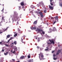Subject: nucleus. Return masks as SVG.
I'll use <instances>...</instances> for the list:
<instances>
[{
  "label": "nucleus",
  "mask_w": 62,
  "mask_h": 62,
  "mask_svg": "<svg viewBox=\"0 0 62 62\" xmlns=\"http://www.w3.org/2000/svg\"><path fill=\"white\" fill-rule=\"evenodd\" d=\"M13 17H14V19L15 21H17L18 19H19V17L17 16V14L16 13H14Z\"/></svg>",
  "instance_id": "1"
},
{
  "label": "nucleus",
  "mask_w": 62,
  "mask_h": 62,
  "mask_svg": "<svg viewBox=\"0 0 62 62\" xmlns=\"http://www.w3.org/2000/svg\"><path fill=\"white\" fill-rule=\"evenodd\" d=\"M49 41L51 42L50 43L49 42L47 43L49 45H51L52 44V43L53 44H54V39H51V40L49 39Z\"/></svg>",
  "instance_id": "2"
},
{
  "label": "nucleus",
  "mask_w": 62,
  "mask_h": 62,
  "mask_svg": "<svg viewBox=\"0 0 62 62\" xmlns=\"http://www.w3.org/2000/svg\"><path fill=\"white\" fill-rule=\"evenodd\" d=\"M36 31L37 32H42L43 33V34H45V32L43 31V30H42L40 29H39V28H37V29L36 30Z\"/></svg>",
  "instance_id": "3"
},
{
  "label": "nucleus",
  "mask_w": 62,
  "mask_h": 62,
  "mask_svg": "<svg viewBox=\"0 0 62 62\" xmlns=\"http://www.w3.org/2000/svg\"><path fill=\"white\" fill-rule=\"evenodd\" d=\"M39 57L40 60H41V58L43 59H43L44 56H43V54L40 53V54H39Z\"/></svg>",
  "instance_id": "4"
},
{
  "label": "nucleus",
  "mask_w": 62,
  "mask_h": 62,
  "mask_svg": "<svg viewBox=\"0 0 62 62\" xmlns=\"http://www.w3.org/2000/svg\"><path fill=\"white\" fill-rule=\"evenodd\" d=\"M8 28H9V27H7L6 29L2 28V31L3 32H4L6 31H7L8 30Z\"/></svg>",
  "instance_id": "5"
},
{
  "label": "nucleus",
  "mask_w": 62,
  "mask_h": 62,
  "mask_svg": "<svg viewBox=\"0 0 62 62\" xmlns=\"http://www.w3.org/2000/svg\"><path fill=\"white\" fill-rule=\"evenodd\" d=\"M39 15L41 16V17H43V14L42 13V12H39Z\"/></svg>",
  "instance_id": "6"
},
{
  "label": "nucleus",
  "mask_w": 62,
  "mask_h": 62,
  "mask_svg": "<svg viewBox=\"0 0 62 62\" xmlns=\"http://www.w3.org/2000/svg\"><path fill=\"white\" fill-rule=\"evenodd\" d=\"M42 4V5H43V3H42V2H40L39 3V4H38L37 5L38 7H39V6H41L40 5H41V4Z\"/></svg>",
  "instance_id": "7"
},
{
  "label": "nucleus",
  "mask_w": 62,
  "mask_h": 62,
  "mask_svg": "<svg viewBox=\"0 0 62 62\" xmlns=\"http://www.w3.org/2000/svg\"><path fill=\"white\" fill-rule=\"evenodd\" d=\"M53 32H54L55 31H56V28L55 27H53Z\"/></svg>",
  "instance_id": "8"
},
{
  "label": "nucleus",
  "mask_w": 62,
  "mask_h": 62,
  "mask_svg": "<svg viewBox=\"0 0 62 62\" xmlns=\"http://www.w3.org/2000/svg\"><path fill=\"white\" fill-rule=\"evenodd\" d=\"M20 59H24V58H25V56H21L20 58Z\"/></svg>",
  "instance_id": "9"
},
{
  "label": "nucleus",
  "mask_w": 62,
  "mask_h": 62,
  "mask_svg": "<svg viewBox=\"0 0 62 62\" xmlns=\"http://www.w3.org/2000/svg\"><path fill=\"white\" fill-rule=\"evenodd\" d=\"M49 8H50L51 9V10H53V7H52L49 5Z\"/></svg>",
  "instance_id": "10"
},
{
  "label": "nucleus",
  "mask_w": 62,
  "mask_h": 62,
  "mask_svg": "<svg viewBox=\"0 0 62 62\" xmlns=\"http://www.w3.org/2000/svg\"><path fill=\"white\" fill-rule=\"evenodd\" d=\"M52 31H53V30L51 29H50L49 30V31H48V32L49 33H51V32Z\"/></svg>",
  "instance_id": "11"
},
{
  "label": "nucleus",
  "mask_w": 62,
  "mask_h": 62,
  "mask_svg": "<svg viewBox=\"0 0 62 62\" xmlns=\"http://www.w3.org/2000/svg\"><path fill=\"white\" fill-rule=\"evenodd\" d=\"M14 51H15L16 52H17V48L16 47H15V48H14Z\"/></svg>",
  "instance_id": "12"
},
{
  "label": "nucleus",
  "mask_w": 62,
  "mask_h": 62,
  "mask_svg": "<svg viewBox=\"0 0 62 62\" xmlns=\"http://www.w3.org/2000/svg\"><path fill=\"white\" fill-rule=\"evenodd\" d=\"M31 29H34L35 30L36 29V28L34 27H31Z\"/></svg>",
  "instance_id": "13"
},
{
  "label": "nucleus",
  "mask_w": 62,
  "mask_h": 62,
  "mask_svg": "<svg viewBox=\"0 0 62 62\" xmlns=\"http://www.w3.org/2000/svg\"><path fill=\"white\" fill-rule=\"evenodd\" d=\"M5 17L2 16V21H5Z\"/></svg>",
  "instance_id": "14"
},
{
  "label": "nucleus",
  "mask_w": 62,
  "mask_h": 62,
  "mask_svg": "<svg viewBox=\"0 0 62 62\" xmlns=\"http://www.w3.org/2000/svg\"><path fill=\"white\" fill-rule=\"evenodd\" d=\"M45 37H46V38H50V36H48L46 34L45 35Z\"/></svg>",
  "instance_id": "15"
},
{
  "label": "nucleus",
  "mask_w": 62,
  "mask_h": 62,
  "mask_svg": "<svg viewBox=\"0 0 62 62\" xmlns=\"http://www.w3.org/2000/svg\"><path fill=\"white\" fill-rule=\"evenodd\" d=\"M55 20H57V21L58 20V16H56L55 17Z\"/></svg>",
  "instance_id": "16"
},
{
  "label": "nucleus",
  "mask_w": 62,
  "mask_h": 62,
  "mask_svg": "<svg viewBox=\"0 0 62 62\" xmlns=\"http://www.w3.org/2000/svg\"><path fill=\"white\" fill-rule=\"evenodd\" d=\"M10 37V35H8L7 36V38H6V39H8V38H9Z\"/></svg>",
  "instance_id": "17"
},
{
  "label": "nucleus",
  "mask_w": 62,
  "mask_h": 62,
  "mask_svg": "<svg viewBox=\"0 0 62 62\" xmlns=\"http://www.w3.org/2000/svg\"><path fill=\"white\" fill-rule=\"evenodd\" d=\"M21 5L22 6H23V5H24V3H23V2H22L21 3Z\"/></svg>",
  "instance_id": "18"
},
{
  "label": "nucleus",
  "mask_w": 62,
  "mask_h": 62,
  "mask_svg": "<svg viewBox=\"0 0 62 62\" xmlns=\"http://www.w3.org/2000/svg\"><path fill=\"white\" fill-rule=\"evenodd\" d=\"M30 54H29V55L28 56V58H30Z\"/></svg>",
  "instance_id": "19"
},
{
  "label": "nucleus",
  "mask_w": 62,
  "mask_h": 62,
  "mask_svg": "<svg viewBox=\"0 0 62 62\" xmlns=\"http://www.w3.org/2000/svg\"><path fill=\"white\" fill-rule=\"evenodd\" d=\"M17 30L18 31L19 33H21V31H20V29H19L18 28L17 29Z\"/></svg>",
  "instance_id": "20"
},
{
  "label": "nucleus",
  "mask_w": 62,
  "mask_h": 62,
  "mask_svg": "<svg viewBox=\"0 0 62 62\" xmlns=\"http://www.w3.org/2000/svg\"><path fill=\"white\" fill-rule=\"evenodd\" d=\"M37 21H35L34 22V23H33V24H37Z\"/></svg>",
  "instance_id": "21"
},
{
  "label": "nucleus",
  "mask_w": 62,
  "mask_h": 62,
  "mask_svg": "<svg viewBox=\"0 0 62 62\" xmlns=\"http://www.w3.org/2000/svg\"><path fill=\"white\" fill-rule=\"evenodd\" d=\"M5 46H6L7 47H9V45L5 44Z\"/></svg>",
  "instance_id": "22"
},
{
  "label": "nucleus",
  "mask_w": 62,
  "mask_h": 62,
  "mask_svg": "<svg viewBox=\"0 0 62 62\" xmlns=\"http://www.w3.org/2000/svg\"><path fill=\"white\" fill-rule=\"evenodd\" d=\"M23 37H22V38H21V39L22 40V43H24V42H23Z\"/></svg>",
  "instance_id": "23"
},
{
  "label": "nucleus",
  "mask_w": 62,
  "mask_h": 62,
  "mask_svg": "<svg viewBox=\"0 0 62 62\" xmlns=\"http://www.w3.org/2000/svg\"><path fill=\"white\" fill-rule=\"evenodd\" d=\"M14 43L15 45H16V44H17V42H16V41H14Z\"/></svg>",
  "instance_id": "24"
},
{
  "label": "nucleus",
  "mask_w": 62,
  "mask_h": 62,
  "mask_svg": "<svg viewBox=\"0 0 62 62\" xmlns=\"http://www.w3.org/2000/svg\"><path fill=\"white\" fill-rule=\"evenodd\" d=\"M2 42L3 43H2V44H5L6 42H5L4 41H2Z\"/></svg>",
  "instance_id": "25"
},
{
  "label": "nucleus",
  "mask_w": 62,
  "mask_h": 62,
  "mask_svg": "<svg viewBox=\"0 0 62 62\" xmlns=\"http://www.w3.org/2000/svg\"><path fill=\"white\" fill-rule=\"evenodd\" d=\"M60 6L61 7H62V3H60Z\"/></svg>",
  "instance_id": "26"
},
{
  "label": "nucleus",
  "mask_w": 62,
  "mask_h": 62,
  "mask_svg": "<svg viewBox=\"0 0 62 62\" xmlns=\"http://www.w3.org/2000/svg\"><path fill=\"white\" fill-rule=\"evenodd\" d=\"M17 36V33L14 36L15 37L16 36Z\"/></svg>",
  "instance_id": "27"
},
{
  "label": "nucleus",
  "mask_w": 62,
  "mask_h": 62,
  "mask_svg": "<svg viewBox=\"0 0 62 62\" xmlns=\"http://www.w3.org/2000/svg\"><path fill=\"white\" fill-rule=\"evenodd\" d=\"M8 52H7L6 53H4V54L5 55H7L8 54Z\"/></svg>",
  "instance_id": "28"
},
{
  "label": "nucleus",
  "mask_w": 62,
  "mask_h": 62,
  "mask_svg": "<svg viewBox=\"0 0 62 62\" xmlns=\"http://www.w3.org/2000/svg\"><path fill=\"white\" fill-rule=\"evenodd\" d=\"M12 60L13 61V62H15V60L14 59H12Z\"/></svg>",
  "instance_id": "29"
},
{
  "label": "nucleus",
  "mask_w": 62,
  "mask_h": 62,
  "mask_svg": "<svg viewBox=\"0 0 62 62\" xmlns=\"http://www.w3.org/2000/svg\"><path fill=\"white\" fill-rule=\"evenodd\" d=\"M39 28H42V26L41 25V26H39Z\"/></svg>",
  "instance_id": "30"
},
{
  "label": "nucleus",
  "mask_w": 62,
  "mask_h": 62,
  "mask_svg": "<svg viewBox=\"0 0 62 62\" xmlns=\"http://www.w3.org/2000/svg\"><path fill=\"white\" fill-rule=\"evenodd\" d=\"M14 39V38H13V37H11L10 38V39L11 40V39Z\"/></svg>",
  "instance_id": "31"
},
{
  "label": "nucleus",
  "mask_w": 62,
  "mask_h": 62,
  "mask_svg": "<svg viewBox=\"0 0 62 62\" xmlns=\"http://www.w3.org/2000/svg\"><path fill=\"white\" fill-rule=\"evenodd\" d=\"M50 4H51V6H53V5H54V4H53V3H51V2H50Z\"/></svg>",
  "instance_id": "32"
},
{
  "label": "nucleus",
  "mask_w": 62,
  "mask_h": 62,
  "mask_svg": "<svg viewBox=\"0 0 62 62\" xmlns=\"http://www.w3.org/2000/svg\"><path fill=\"white\" fill-rule=\"evenodd\" d=\"M44 12H45V13H46L47 11L46 10H45L44 11Z\"/></svg>",
  "instance_id": "33"
},
{
  "label": "nucleus",
  "mask_w": 62,
  "mask_h": 62,
  "mask_svg": "<svg viewBox=\"0 0 62 62\" xmlns=\"http://www.w3.org/2000/svg\"><path fill=\"white\" fill-rule=\"evenodd\" d=\"M28 62H31V60H29L28 61Z\"/></svg>",
  "instance_id": "34"
},
{
  "label": "nucleus",
  "mask_w": 62,
  "mask_h": 62,
  "mask_svg": "<svg viewBox=\"0 0 62 62\" xmlns=\"http://www.w3.org/2000/svg\"><path fill=\"white\" fill-rule=\"evenodd\" d=\"M2 43H3V42H0V44H1V45H2Z\"/></svg>",
  "instance_id": "35"
},
{
  "label": "nucleus",
  "mask_w": 62,
  "mask_h": 62,
  "mask_svg": "<svg viewBox=\"0 0 62 62\" xmlns=\"http://www.w3.org/2000/svg\"><path fill=\"white\" fill-rule=\"evenodd\" d=\"M56 22V21H55L54 22V23H53V24H54Z\"/></svg>",
  "instance_id": "36"
},
{
  "label": "nucleus",
  "mask_w": 62,
  "mask_h": 62,
  "mask_svg": "<svg viewBox=\"0 0 62 62\" xmlns=\"http://www.w3.org/2000/svg\"><path fill=\"white\" fill-rule=\"evenodd\" d=\"M56 59H57V58H54V60H56Z\"/></svg>",
  "instance_id": "37"
},
{
  "label": "nucleus",
  "mask_w": 62,
  "mask_h": 62,
  "mask_svg": "<svg viewBox=\"0 0 62 62\" xmlns=\"http://www.w3.org/2000/svg\"><path fill=\"white\" fill-rule=\"evenodd\" d=\"M10 40H11L10 39L8 41V42Z\"/></svg>",
  "instance_id": "38"
},
{
  "label": "nucleus",
  "mask_w": 62,
  "mask_h": 62,
  "mask_svg": "<svg viewBox=\"0 0 62 62\" xmlns=\"http://www.w3.org/2000/svg\"><path fill=\"white\" fill-rule=\"evenodd\" d=\"M45 51H48V49H45Z\"/></svg>",
  "instance_id": "39"
},
{
  "label": "nucleus",
  "mask_w": 62,
  "mask_h": 62,
  "mask_svg": "<svg viewBox=\"0 0 62 62\" xmlns=\"http://www.w3.org/2000/svg\"><path fill=\"white\" fill-rule=\"evenodd\" d=\"M58 53H60V51L59 50H58Z\"/></svg>",
  "instance_id": "40"
},
{
  "label": "nucleus",
  "mask_w": 62,
  "mask_h": 62,
  "mask_svg": "<svg viewBox=\"0 0 62 62\" xmlns=\"http://www.w3.org/2000/svg\"><path fill=\"white\" fill-rule=\"evenodd\" d=\"M58 54H59V53L58 52H57V53H56V54L57 55Z\"/></svg>",
  "instance_id": "41"
},
{
  "label": "nucleus",
  "mask_w": 62,
  "mask_h": 62,
  "mask_svg": "<svg viewBox=\"0 0 62 62\" xmlns=\"http://www.w3.org/2000/svg\"><path fill=\"white\" fill-rule=\"evenodd\" d=\"M19 10H20V8H21V7L20 6H19Z\"/></svg>",
  "instance_id": "42"
},
{
  "label": "nucleus",
  "mask_w": 62,
  "mask_h": 62,
  "mask_svg": "<svg viewBox=\"0 0 62 62\" xmlns=\"http://www.w3.org/2000/svg\"><path fill=\"white\" fill-rule=\"evenodd\" d=\"M15 52H16V51H13L12 53H15Z\"/></svg>",
  "instance_id": "43"
},
{
  "label": "nucleus",
  "mask_w": 62,
  "mask_h": 62,
  "mask_svg": "<svg viewBox=\"0 0 62 62\" xmlns=\"http://www.w3.org/2000/svg\"><path fill=\"white\" fill-rule=\"evenodd\" d=\"M4 10V8H3L2 9V10H1V11H3Z\"/></svg>",
  "instance_id": "44"
},
{
  "label": "nucleus",
  "mask_w": 62,
  "mask_h": 62,
  "mask_svg": "<svg viewBox=\"0 0 62 62\" xmlns=\"http://www.w3.org/2000/svg\"><path fill=\"white\" fill-rule=\"evenodd\" d=\"M53 1V0H50V1L51 2H52V1Z\"/></svg>",
  "instance_id": "45"
},
{
  "label": "nucleus",
  "mask_w": 62,
  "mask_h": 62,
  "mask_svg": "<svg viewBox=\"0 0 62 62\" xmlns=\"http://www.w3.org/2000/svg\"><path fill=\"white\" fill-rule=\"evenodd\" d=\"M54 53V51H53L52 52V53Z\"/></svg>",
  "instance_id": "46"
},
{
  "label": "nucleus",
  "mask_w": 62,
  "mask_h": 62,
  "mask_svg": "<svg viewBox=\"0 0 62 62\" xmlns=\"http://www.w3.org/2000/svg\"><path fill=\"white\" fill-rule=\"evenodd\" d=\"M46 48L47 49H48V47H46Z\"/></svg>",
  "instance_id": "47"
},
{
  "label": "nucleus",
  "mask_w": 62,
  "mask_h": 62,
  "mask_svg": "<svg viewBox=\"0 0 62 62\" xmlns=\"http://www.w3.org/2000/svg\"><path fill=\"white\" fill-rule=\"evenodd\" d=\"M2 52H4V50H3V49H2Z\"/></svg>",
  "instance_id": "48"
},
{
  "label": "nucleus",
  "mask_w": 62,
  "mask_h": 62,
  "mask_svg": "<svg viewBox=\"0 0 62 62\" xmlns=\"http://www.w3.org/2000/svg\"><path fill=\"white\" fill-rule=\"evenodd\" d=\"M2 33V32H0V34H1V33Z\"/></svg>",
  "instance_id": "49"
},
{
  "label": "nucleus",
  "mask_w": 62,
  "mask_h": 62,
  "mask_svg": "<svg viewBox=\"0 0 62 62\" xmlns=\"http://www.w3.org/2000/svg\"><path fill=\"white\" fill-rule=\"evenodd\" d=\"M37 48L38 49H39V46H37Z\"/></svg>",
  "instance_id": "50"
},
{
  "label": "nucleus",
  "mask_w": 62,
  "mask_h": 62,
  "mask_svg": "<svg viewBox=\"0 0 62 62\" xmlns=\"http://www.w3.org/2000/svg\"><path fill=\"white\" fill-rule=\"evenodd\" d=\"M55 55L54 54L53 55V56H54H54H55Z\"/></svg>",
  "instance_id": "51"
},
{
  "label": "nucleus",
  "mask_w": 62,
  "mask_h": 62,
  "mask_svg": "<svg viewBox=\"0 0 62 62\" xmlns=\"http://www.w3.org/2000/svg\"><path fill=\"white\" fill-rule=\"evenodd\" d=\"M51 18L52 19H54V18H53V17H51Z\"/></svg>",
  "instance_id": "52"
},
{
  "label": "nucleus",
  "mask_w": 62,
  "mask_h": 62,
  "mask_svg": "<svg viewBox=\"0 0 62 62\" xmlns=\"http://www.w3.org/2000/svg\"><path fill=\"white\" fill-rule=\"evenodd\" d=\"M38 11H39L40 10H39V9H38Z\"/></svg>",
  "instance_id": "53"
},
{
  "label": "nucleus",
  "mask_w": 62,
  "mask_h": 62,
  "mask_svg": "<svg viewBox=\"0 0 62 62\" xmlns=\"http://www.w3.org/2000/svg\"><path fill=\"white\" fill-rule=\"evenodd\" d=\"M41 20H42V18H41Z\"/></svg>",
  "instance_id": "54"
},
{
  "label": "nucleus",
  "mask_w": 62,
  "mask_h": 62,
  "mask_svg": "<svg viewBox=\"0 0 62 62\" xmlns=\"http://www.w3.org/2000/svg\"><path fill=\"white\" fill-rule=\"evenodd\" d=\"M17 23L18 24H19V23L18 22H17Z\"/></svg>",
  "instance_id": "55"
},
{
  "label": "nucleus",
  "mask_w": 62,
  "mask_h": 62,
  "mask_svg": "<svg viewBox=\"0 0 62 62\" xmlns=\"http://www.w3.org/2000/svg\"><path fill=\"white\" fill-rule=\"evenodd\" d=\"M38 41H39V39H38Z\"/></svg>",
  "instance_id": "56"
},
{
  "label": "nucleus",
  "mask_w": 62,
  "mask_h": 62,
  "mask_svg": "<svg viewBox=\"0 0 62 62\" xmlns=\"http://www.w3.org/2000/svg\"><path fill=\"white\" fill-rule=\"evenodd\" d=\"M22 16V14L20 15V16Z\"/></svg>",
  "instance_id": "57"
},
{
  "label": "nucleus",
  "mask_w": 62,
  "mask_h": 62,
  "mask_svg": "<svg viewBox=\"0 0 62 62\" xmlns=\"http://www.w3.org/2000/svg\"><path fill=\"white\" fill-rule=\"evenodd\" d=\"M60 46V45H59L58 46L59 47Z\"/></svg>",
  "instance_id": "58"
},
{
  "label": "nucleus",
  "mask_w": 62,
  "mask_h": 62,
  "mask_svg": "<svg viewBox=\"0 0 62 62\" xmlns=\"http://www.w3.org/2000/svg\"><path fill=\"white\" fill-rule=\"evenodd\" d=\"M42 33H41V35H42Z\"/></svg>",
  "instance_id": "59"
},
{
  "label": "nucleus",
  "mask_w": 62,
  "mask_h": 62,
  "mask_svg": "<svg viewBox=\"0 0 62 62\" xmlns=\"http://www.w3.org/2000/svg\"><path fill=\"white\" fill-rule=\"evenodd\" d=\"M12 44H14L13 43H12Z\"/></svg>",
  "instance_id": "60"
},
{
  "label": "nucleus",
  "mask_w": 62,
  "mask_h": 62,
  "mask_svg": "<svg viewBox=\"0 0 62 62\" xmlns=\"http://www.w3.org/2000/svg\"><path fill=\"white\" fill-rule=\"evenodd\" d=\"M36 39H37V38H36Z\"/></svg>",
  "instance_id": "61"
},
{
  "label": "nucleus",
  "mask_w": 62,
  "mask_h": 62,
  "mask_svg": "<svg viewBox=\"0 0 62 62\" xmlns=\"http://www.w3.org/2000/svg\"><path fill=\"white\" fill-rule=\"evenodd\" d=\"M31 12H30V13H31Z\"/></svg>",
  "instance_id": "62"
},
{
  "label": "nucleus",
  "mask_w": 62,
  "mask_h": 62,
  "mask_svg": "<svg viewBox=\"0 0 62 62\" xmlns=\"http://www.w3.org/2000/svg\"><path fill=\"white\" fill-rule=\"evenodd\" d=\"M4 4H3V5H3V6H4Z\"/></svg>",
  "instance_id": "63"
},
{
  "label": "nucleus",
  "mask_w": 62,
  "mask_h": 62,
  "mask_svg": "<svg viewBox=\"0 0 62 62\" xmlns=\"http://www.w3.org/2000/svg\"><path fill=\"white\" fill-rule=\"evenodd\" d=\"M24 11L25 10V9H24Z\"/></svg>",
  "instance_id": "64"
}]
</instances>
